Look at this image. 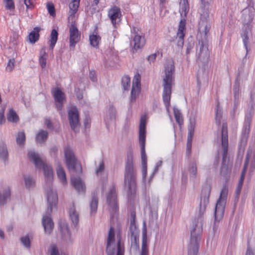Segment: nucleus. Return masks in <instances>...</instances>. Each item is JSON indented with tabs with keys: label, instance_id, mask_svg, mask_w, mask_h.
Returning a JSON list of instances; mask_svg holds the SVG:
<instances>
[{
	"label": "nucleus",
	"instance_id": "1",
	"mask_svg": "<svg viewBox=\"0 0 255 255\" xmlns=\"http://www.w3.org/2000/svg\"><path fill=\"white\" fill-rule=\"evenodd\" d=\"M164 71L165 76L163 79L162 98L164 105L168 110L170 105L171 88L174 85L175 67L173 60L169 59L166 61Z\"/></svg>",
	"mask_w": 255,
	"mask_h": 255
},
{
	"label": "nucleus",
	"instance_id": "2",
	"mask_svg": "<svg viewBox=\"0 0 255 255\" xmlns=\"http://www.w3.org/2000/svg\"><path fill=\"white\" fill-rule=\"evenodd\" d=\"M80 0H72L69 4L68 21H71V25L69 27V42L70 46L74 47L81 37V33L79 31L76 22L74 21L75 14L79 7Z\"/></svg>",
	"mask_w": 255,
	"mask_h": 255
},
{
	"label": "nucleus",
	"instance_id": "3",
	"mask_svg": "<svg viewBox=\"0 0 255 255\" xmlns=\"http://www.w3.org/2000/svg\"><path fill=\"white\" fill-rule=\"evenodd\" d=\"M48 207L46 214L42 218V225L45 233L50 234L52 232L54 223L51 218L53 209L56 208L58 203V196L56 192L49 188L46 191Z\"/></svg>",
	"mask_w": 255,
	"mask_h": 255
},
{
	"label": "nucleus",
	"instance_id": "4",
	"mask_svg": "<svg viewBox=\"0 0 255 255\" xmlns=\"http://www.w3.org/2000/svg\"><path fill=\"white\" fill-rule=\"evenodd\" d=\"M125 185L128 188V195L131 197L136 193V171L133 163V155L130 151L127 156V160L125 165Z\"/></svg>",
	"mask_w": 255,
	"mask_h": 255
},
{
	"label": "nucleus",
	"instance_id": "5",
	"mask_svg": "<svg viewBox=\"0 0 255 255\" xmlns=\"http://www.w3.org/2000/svg\"><path fill=\"white\" fill-rule=\"evenodd\" d=\"M28 157L30 161L33 162L36 168L43 169L46 181H52L53 172L51 167L42 161L39 155L34 151H29L28 153Z\"/></svg>",
	"mask_w": 255,
	"mask_h": 255
},
{
	"label": "nucleus",
	"instance_id": "6",
	"mask_svg": "<svg viewBox=\"0 0 255 255\" xmlns=\"http://www.w3.org/2000/svg\"><path fill=\"white\" fill-rule=\"evenodd\" d=\"M222 146L223 149V162L221 167L220 174L222 176H226V175L230 174L231 172V169H229L228 166L225 164L228 148V128L226 123H224L222 125Z\"/></svg>",
	"mask_w": 255,
	"mask_h": 255
},
{
	"label": "nucleus",
	"instance_id": "7",
	"mask_svg": "<svg viewBox=\"0 0 255 255\" xmlns=\"http://www.w3.org/2000/svg\"><path fill=\"white\" fill-rule=\"evenodd\" d=\"M228 193V187L226 185H224L222 188L219 199L215 207V218L216 220H218L223 216Z\"/></svg>",
	"mask_w": 255,
	"mask_h": 255
},
{
	"label": "nucleus",
	"instance_id": "8",
	"mask_svg": "<svg viewBox=\"0 0 255 255\" xmlns=\"http://www.w3.org/2000/svg\"><path fill=\"white\" fill-rule=\"evenodd\" d=\"M205 5H203L201 7L200 21L199 22V30H202L206 36L207 35L210 30L211 26L209 23L210 11L208 8H206Z\"/></svg>",
	"mask_w": 255,
	"mask_h": 255
},
{
	"label": "nucleus",
	"instance_id": "9",
	"mask_svg": "<svg viewBox=\"0 0 255 255\" xmlns=\"http://www.w3.org/2000/svg\"><path fill=\"white\" fill-rule=\"evenodd\" d=\"M196 229L194 228L191 231V239L190 244L188 247V255H197L199 249V242L200 241V229H199V233H195Z\"/></svg>",
	"mask_w": 255,
	"mask_h": 255
},
{
	"label": "nucleus",
	"instance_id": "10",
	"mask_svg": "<svg viewBox=\"0 0 255 255\" xmlns=\"http://www.w3.org/2000/svg\"><path fill=\"white\" fill-rule=\"evenodd\" d=\"M68 118L71 128L75 132L78 131L80 125L79 114L75 106L71 107L68 111Z\"/></svg>",
	"mask_w": 255,
	"mask_h": 255
},
{
	"label": "nucleus",
	"instance_id": "11",
	"mask_svg": "<svg viewBox=\"0 0 255 255\" xmlns=\"http://www.w3.org/2000/svg\"><path fill=\"white\" fill-rule=\"evenodd\" d=\"M196 51L198 54L197 60L204 64H207L209 60L210 52L202 41H199L196 46Z\"/></svg>",
	"mask_w": 255,
	"mask_h": 255
},
{
	"label": "nucleus",
	"instance_id": "12",
	"mask_svg": "<svg viewBox=\"0 0 255 255\" xmlns=\"http://www.w3.org/2000/svg\"><path fill=\"white\" fill-rule=\"evenodd\" d=\"M107 202L111 209V212L117 213L119 211L117 194L115 185H113L107 196Z\"/></svg>",
	"mask_w": 255,
	"mask_h": 255
},
{
	"label": "nucleus",
	"instance_id": "13",
	"mask_svg": "<svg viewBox=\"0 0 255 255\" xmlns=\"http://www.w3.org/2000/svg\"><path fill=\"white\" fill-rule=\"evenodd\" d=\"M253 16L252 15H249L247 20H246L244 22L243 25L245 28H243V32L241 33V36L243 39V43L248 51V45L249 44V38L248 36L249 32L251 31L252 25V23L253 21Z\"/></svg>",
	"mask_w": 255,
	"mask_h": 255
},
{
	"label": "nucleus",
	"instance_id": "14",
	"mask_svg": "<svg viewBox=\"0 0 255 255\" xmlns=\"http://www.w3.org/2000/svg\"><path fill=\"white\" fill-rule=\"evenodd\" d=\"M108 15L114 27L116 28L122 16L121 9L117 6H113L109 10Z\"/></svg>",
	"mask_w": 255,
	"mask_h": 255
},
{
	"label": "nucleus",
	"instance_id": "15",
	"mask_svg": "<svg viewBox=\"0 0 255 255\" xmlns=\"http://www.w3.org/2000/svg\"><path fill=\"white\" fill-rule=\"evenodd\" d=\"M52 94L54 99L57 109L59 111L61 110L63 105L65 101V94L59 88H56L52 90Z\"/></svg>",
	"mask_w": 255,
	"mask_h": 255
},
{
	"label": "nucleus",
	"instance_id": "16",
	"mask_svg": "<svg viewBox=\"0 0 255 255\" xmlns=\"http://www.w3.org/2000/svg\"><path fill=\"white\" fill-rule=\"evenodd\" d=\"M140 75L138 73L135 75L133 78L131 91V102H134L140 92Z\"/></svg>",
	"mask_w": 255,
	"mask_h": 255
},
{
	"label": "nucleus",
	"instance_id": "17",
	"mask_svg": "<svg viewBox=\"0 0 255 255\" xmlns=\"http://www.w3.org/2000/svg\"><path fill=\"white\" fill-rule=\"evenodd\" d=\"M66 163L69 170H75L77 164V160L73 151L69 147L64 149Z\"/></svg>",
	"mask_w": 255,
	"mask_h": 255
},
{
	"label": "nucleus",
	"instance_id": "18",
	"mask_svg": "<svg viewBox=\"0 0 255 255\" xmlns=\"http://www.w3.org/2000/svg\"><path fill=\"white\" fill-rule=\"evenodd\" d=\"M185 22L184 20H181L179 23L178 32L177 33V45L178 47L181 48L184 45V38L185 36Z\"/></svg>",
	"mask_w": 255,
	"mask_h": 255
},
{
	"label": "nucleus",
	"instance_id": "19",
	"mask_svg": "<svg viewBox=\"0 0 255 255\" xmlns=\"http://www.w3.org/2000/svg\"><path fill=\"white\" fill-rule=\"evenodd\" d=\"M249 159H250V156L248 154V155H247V157H246V161L244 163L243 169L242 171L241 177H240V180L239 181L238 186H237V189L236 190V193L238 196L240 195V194L241 192V190H242V186H243L244 181L245 179V175L246 174L247 168H248L249 162Z\"/></svg>",
	"mask_w": 255,
	"mask_h": 255
},
{
	"label": "nucleus",
	"instance_id": "20",
	"mask_svg": "<svg viewBox=\"0 0 255 255\" xmlns=\"http://www.w3.org/2000/svg\"><path fill=\"white\" fill-rule=\"evenodd\" d=\"M115 242V233L114 228L111 227L109 232L108 239H107V252L108 255H111L113 253V249L115 250V248H112V245Z\"/></svg>",
	"mask_w": 255,
	"mask_h": 255
},
{
	"label": "nucleus",
	"instance_id": "21",
	"mask_svg": "<svg viewBox=\"0 0 255 255\" xmlns=\"http://www.w3.org/2000/svg\"><path fill=\"white\" fill-rule=\"evenodd\" d=\"M146 117L142 116L140 119L139 127V142H145Z\"/></svg>",
	"mask_w": 255,
	"mask_h": 255
},
{
	"label": "nucleus",
	"instance_id": "22",
	"mask_svg": "<svg viewBox=\"0 0 255 255\" xmlns=\"http://www.w3.org/2000/svg\"><path fill=\"white\" fill-rule=\"evenodd\" d=\"M71 183L78 192L84 193L85 192V185L80 177L72 178Z\"/></svg>",
	"mask_w": 255,
	"mask_h": 255
},
{
	"label": "nucleus",
	"instance_id": "23",
	"mask_svg": "<svg viewBox=\"0 0 255 255\" xmlns=\"http://www.w3.org/2000/svg\"><path fill=\"white\" fill-rule=\"evenodd\" d=\"M101 40V38L98 34L97 29L96 28L93 32L89 35L90 45L94 47L98 48Z\"/></svg>",
	"mask_w": 255,
	"mask_h": 255
},
{
	"label": "nucleus",
	"instance_id": "24",
	"mask_svg": "<svg viewBox=\"0 0 255 255\" xmlns=\"http://www.w3.org/2000/svg\"><path fill=\"white\" fill-rule=\"evenodd\" d=\"M41 28L38 26L35 27L33 28L28 35L29 42L31 43H35L39 40L40 37L39 32Z\"/></svg>",
	"mask_w": 255,
	"mask_h": 255
},
{
	"label": "nucleus",
	"instance_id": "25",
	"mask_svg": "<svg viewBox=\"0 0 255 255\" xmlns=\"http://www.w3.org/2000/svg\"><path fill=\"white\" fill-rule=\"evenodd\" d=\"M59 226L62 236L65 238H70V234L67 223L61 220L59 222Z\"/></svg>",
	"mask_w": 255,
	"mask_h": 255
},
{
	"label": "nucleus",
	"instance_id": "26",
	"mask_svg": "<svg viewBox=\"0 0 255 255\" xmlns=\"http://www.w3.org/2000/svg\"><path fill=\"white\" fill-rule=\"evenodd\" d=\"M133 42L134 45L133 48L135 50L142 48L145 44V40L143 38L142 39L141 36L138 34L134 36Z\"/></svg>",
	"mask_w": 255,
	"mask_h": 255
},
{
	"label": "nucleus",
	"instance_id": "27",
	"mask_svg": "<svg viewBox=\"0 0 255 255\" xmlns=\"http://www.w3.org/2000/svg\"><path fill=\"white\" fill-rule=\"evenodd\" d=\"M69 214L72 222L75 225H77L79 222V214L76 210L75 206L72 204L69 208Z\"/></svg>",
	"mask_w": 255,
	"mask_h": 255
},
{
	"label": "nucleus",
	"instance_id": "28",
	"mask_svg": "<svg viewBox=\"0 0 255 255\" xmlns=\"http://www.w3.org/2000/svg\"><path fill=\"white\" fill-rule=\"evenodd\" d=\"M141 255H148L146 228L143 231Z\"/></svg>",
	"mask_w": 255,
	"mask_h": 255
},
{
	"label": "nucleus",
	"instance_id": "29",
	"mask_svg": "<svg viewBox=\"0 0 255 255\" xmlns=\"http://www.w3.org/2000/svg\"><path fill=\"white\" fill-rule=\"evenodd\" d=\"M58 33L55 29L52 30L50 34V38L49 41V47L51 50H53L58 39Z\"/></svg>",
	"mask_w": 255,
	"mask_h": 255
},
{
	"label": "nucleus",
	"instance_id": "30",
	"mask_svg": "<svg viewBox=\"0 0 255 255\" xmlns=\"http://www.w3.org/2000/svg\"><path fill=\"white\" fill-rule=\"evenodd\" d=\"M47 57L48 54L46 52L45 48H42L40 52L39 58V62L42 69H44L46 67Z\"/></svg>",
	"mask_w": 255,
	"mask_h": 255
},
{
	"label": "nucleus",
	"instance_id": "31",
	"mask_svg": "<svg viewBox=\"0 0 255 255\" xmlns=\"http://www.w3.org/2000/svg\"><path fill=\"white\" fill-rule=\"evenodd\" d=\"M140 146L142 166L147 165V156L145 153V142H139Z\"/></svg>",
	"mask_w": 255,
	"mask_h": 255
},
{
	"label": "nucleus",
	"instance_id": "32",
	"mask_svg": "<svg viewBox=\"0 0 255 255\" xmlns=\"http://www.w3.org/2000/svg\"><path fill=\"white\" fill-rule=\"evenodd\" d=\"M48 137V132L40 130L36 136V140L38 142L42 143L45 141Z\"/></svg>",
	"mask_w": 255,
	"mask_h": 255
},
{
	"label": "nucleus",
	"instance_id": "33",
	"mask_svg": "<svg viewBox=\"0 0 255 255\" xmlns=\"http://www.w3.org/2000/svg\"><path fill=\"white\" fill-rule=\"evenodd\" d=\"M117 255H124V246L121 243V236L120 234L117 235Z\"/></svg>",
	"mask_w": 255,
	"mask_h": 255
},
{
	"label": "nucleus",
	"instance_id": "34",
	"mask_svg": "<svg viewBox=\"0 0 255 255\" xmlns=\"http://www.w3.org/2000/svg\"><path fill=\"white\" fill-rule=\"evenodd\" d=\"M7 119L9 122L17 123L19 118L16 112L13 109H10L7 115Z\"/></svg>",
	"mask_w": 255,
	"mask_h": 255
},
{
	"label": "nucleus",
	"instance_id": "35",
	"mask_svg": "<svg viewBox=\"0 0 255 255\" xmlns=\"http://www.w3.org/2000/svg\"><path fill=\"white\" fill-rule=\"evenodd\" d=\"M57 174L58 178L63 184L67 183L66 174L64 170L61 167H59L57 170Z\"/></svg>",
	"mask_w": 255,
	"mask_h": 255
},
{
	"label": "nucleus",
	"instance_id": "36",
	"mask_svg": "<svg viewBox=\"0 0 255 255\" xmlns=\"http://www.w3.org/2000/svg\"><path fill=\"white\" fill-rule=\"evenodd\" d=\"M173 112L176 123L181 126L183 124V119L181 113L178 109L176 108H174Z\"/></svg>",
	"mask_w": 255,
	"mask_h": 255
},
{
	"label": "nucleus",
	"instance_id": "37",
	"mask_svg": "<svg viewBox=\"0 0 255 255\" xmlns=\"http://www.w3.org/2000/svg\"><path fill=\"white\" fill-rule=\"evenodd\" d=\"M122 83L125 90H128L130 87V78L128 76L125 75L122 77Z\"/></svg>",
	"mask_w": 255,
	"mask_h": 255
},
{
	"label": "nucleus",
	"instance_id": "38",
	"mask_svg": "<svg viewBox=\"0 0 255 255\" xmlns=\"http://www.w3.org/2000/svg\"><path fill=\"white\" fill-rule=\"evenodd\" d=\"M8 156V152L6 145L2 143L0 144V157L4 160H6Z\"/></svg>",
	"mask_w": 255,
	"mask_h": 255
},
{
	"label": "nucleus",
	"instance_id": "39",
	"mask_svg": "<svg viewBox=\"0 0 255 255\" xmlns=\"http://www.w3.org/2000/svg\"><path fill=\"white\" fill-rule=\"evenodd\" d=\"M10 192L9 188L6 190L2 196L0 193V205H4L6 203V200L10 197Z\"/></svg>",
	"mask_w": 255,
	"mask_h": 255
},
{
	"label": "nucleus",
	"instance_id": "40",
	"mask_svg": "<svg viewBox=\"0 0 255 255\" xmlns=\"http://www.w3.org/2000/svg\"><path fill=\"white\" fill-rule=\"evenodd\" d=\"M98 200L97 198L94 197L91 201V204H90V208H91V214H95L97 210L98 207Z\"/></svg>",
	"mask_w": 255,
	"mask_h": 255
},
{
	"label": "nucleus",
	"instance_id": "41",
	"mask_svg": "<svg viewBox=\"0 0 255 255\" xmlns=\"http://www.w3.org/2000/svg\"><path fill=\"white\" fill-rule=\"evenodd\" d=\"M222 112L220 109L219 103H218L216 108V121L218 125L221 124V119L222 118Z\"/></svg>",
	"mask_w": 255,
	"mask_h": 255
},
{
	"label": "nucleus",
	"instance_id": "42",
	"mask_svg": "<svg viewBox=\"0 0 255 255\" xmlns=\"http://www.w3.org/2000/svg\"><path fill=\"white\" fill-rule=\"evenodd\" d=\"M25 140V135L24 132H19L16 137V142L18 144H24Z\"/></svg>",
	"mask_w": 255,
	"mask_h": 255
},
{
	"label": "nucleus",
	"instance_id": "43",
	"mask_svg": "<svg viewBox=\"0 0 255 255\" xmlns=\"http://www.w3.org/2000/svg\"><path fill=\"white\" fill-rule=\"evenodd\" d=\"M46 6L50 14L53 16H55L56 13L54 4L51 2H49L47 3Z\"/></svg>",
	"mask_w": 255,
	"mask_h": 255
},
{
	"label": "nucleus",
	"instance_id": "44",
	"mask_svg": "<svg viewBox=\"0 0 255 255\" xmlns=\"http://www.w3.org/2000/svg\"><path fill=\"white\" fill-rule=\"evenodd\" d=\"M25 183L26 187L29 188L34 186L35 181L33 179L28 177L25 178Z\"/></svg>",
	"mask_w": 255,
	"mask_h": 255
},
{
	"label": "nucleus",
	"instance_id": "45",
	"mask_svg": "<svg viewBox=\"0 0 255 255\" xmlns=\"http://www.w3.org/2000/svg\"><path fill=\"white\" fill-rule=\"evenodd\" d=\"M20 240L22 244L26 248H29L30 247V242L27 236L21 238Z\"/></svg>",
	"mask_w": 255,
	"mask_h": 255
},
{
	"label": "nucleus",
	"instance_id": "46",
	"mask_svg": "<svg viewBox=\"0 0 255 255\" xmlns=\"http://www.w3.org/2000/svg\"><path fill=\"white\" fill-rule=\"evenodd\" d=\"M15 60L14 58L10 59L7 63V69L11 71L14 67Z\"/></svg>",
	"mask_w": 255,
	"mask_h": 255
},
{
	"label": "nucleus",
	"instance_id": "47",
	"mask_svg": "<svg viewBox=\"0 0 255 255\" xmlns=\"http://www.w3.org/2000/svg\"><path fill=\"white\" fill-rule=\"evenodd\" d=\"M105 165L103 161H102L100 164L99 167L96 170V174L97 175H99L101 174L104 170Z\"/></svg>",
	"mask_w": 255,
	"mask_h": 255
},
{
	"label": "nucleus",
	"instance_id": "48",
	"mask_svg": "<svg viewBox=\"0 0 255 255\" xmlns=\"http://www.w3.org/2000/svg\"><path fill=\"white\" fill-rule=\"evenodd\" d=\"M35 0H24V3L27 8L32 9L34 7Z\"/></svg>",
	"mask_w": 255,
	"mask_h": 255
},
{
	"label": "nucleus",
	"instance_id": "49",
	"mask_svg": "<svg viewBox=\"0 0 255 255\" xmlns=\"http://www.w3.org/2000/svg\"><path fill=\"white\" fill-rule=\"evenodd\" d=\"M5 7L7 9H11L14 8V2L12 0H5Z\"/></svg>",
	"mask_w": 255,
	"mask_h": 255
},
{
	"label": "nucleus",
	"instance_id": "50",
	"mask_svg": "<svg viewBox=\"0 0 255 255\" xmlns=\"http://www.w3.org/2000/svg\"><path fill=\"white\" fill-rule=\"evenodd\" d=\"M191 175L195 176L197 174V166L195 163H193L189 169Z\"/></svg>",
	"mask_w": 255,
	"mask_h": 255
},
{
	"label": "nucleus",
	"instance_id": "51",
	"mask_svg": "<svg viewBox=\"0 0 255 255\" xmlns=\"http://www.w3.org/2000/svg\"><path fill=\"white\" fill-rule=\"evenodd\" d=\"M194 133V127L191 126L188 129L187 140H192V138Z\"/></svg>",
	"mask_w": 255,
	"mask_h": 255
},
{
	"label": "nucleus",
	"instance_id": "52",
	"mask_svg": "<svg viewBox=\"0 0 255 255\" xmlns=\"http://www.w3.org/2000/svg\"><path fill=\"white\" fill-rule=\"evenodd\" d=\"M192 140H187L186 144V153L188 156L190 155L191 153Z\"/></svg>",
	"mask_w": 255,
	"mask_h": 255
},
{
	"label": "nucleus",
	"instance_id": "53",
	"mask_svg": "<svg viewBox=\"0 0 255 255\" xmlns=\"http://www.w3.org/2000/svg\"><path fill=\"white\" fill-rule=\"evenodd\" d=\"M49 251L50 255H59L58 249L55 245H52L50 247V250Z\"/></svg>",
	"mask_w": 255,
	"mask_h": 255
},
{
	"label": "nucleus",
	"instance_id": "54",
	"mask_svg": "<svg viewBox=\"0 0 255 255\" xmlns=\"http://www.w3.org/2000/svg\"><path fill=\"white\" fill-rule=\"evenodd\" d=\"M159 51H157L154 54H150L147 57V60L150 62H154L156 59L157 54H159Z\"/></svg>",
	"mask_w": 255,
	"mask_h": 255
},
{
	"label": "nucleus",
	"instance_id": "55",
	"mask_svg": "<svg viewBox=\"0 0 255 255\" xmlns=\"http://www.w3.org/2000/svg\"><path fill=\"white\" fill-rule=\"evenodd\" d=\"M183 7L182 8L183 11L186 12L189 10V3L188 0H181Z\"/></svg>",
	"mask_w": 255,
	"mask_h": 255
},
{
	"label": "nucleus",
	"instance_id": "56",
	"mask_svg": "<svg viewBox=\"0 0 255 255\" xmlns=\"http://www.w3.org/2000/svg\"><path fill=\"white\" fill-rule=\"evenodd\" d=\"M4 110L2 109L0 111V125L4 123L5 120L4 115Z\"/></svg>",
	"mask_w": 255,
	"mask_h": 255
},
{
	"label": "nucleus",
	"instance_id": "57",
	"mask_svg": "<svg viewBox=\"0 0 255 255\" xmlns=\"http://www.w3.org/2000/svg\"><path fill=\"white\" fill-rule=\"evenodd\" d=\"M89 77L90 79L92 81H95L96 80V72L95 71H91L89 73Z\"/></svg>",
	"mask_w": 255,
	"mask_h": 255
},
{
	"label": "nucleus",
	"instance_id": "58",
	"mask_svg": "<svg viewBox=\"0 0 255 255\" xmlns=\"http://www.w3.org/2000/svg\"><path fill=\"white\" fill-rule=\"evenodd\" d=\"M142 175L143 179H145L147 175V165L142 166Z\"/></svg>",
	"mask_w": 255,
	"mask_h": 255
},
{
	"label": "nucleus",
	"instance_id": "59",
	"mask_svg": "<svg viewBox=\"0 0 255 255\" xmlns=\"http://www.w3.org/2000/svg\"><path fill=\"white\" fill-rule=\"evenodd\" d=\"M44 124L48 128H51L52 127L51 121L48 119H45L44 120Z\"/></svg>",
	"mask_w": 255,
	"mask_h": 255
},
{
	"label": "nucleus",
	"instance_id": "60",
	"mask_svg": "<svg viewBox=\"0 0 255 255\" xmlns=\"http://www.w3.org/2000/svg\"><path fill=\"white\" fill-rule=\"evenodd\" d=\"M84 125L85 128H89L90 125V119L89 118H86L84 121Z\"/></svg>",
	"mask_w": 255,
	"mask_h": 255
},
{
	"label": "nucleus",
	"instance_id": "61",
	"mask_svg": "<svg viewBox=\"0 0 255 255\" xmlns=\"http://www.w3.org/2000/svg\"><path fill=\"white\" fill-rule=\"evenodd\" d=\"M130 216H131V223H133L134 222V220H135V212L133 211L130 214Z\"/></svg>",
	"mask_w": 255,
	"mask_h": 255
},
{
	"label": "nucleus",
	"instance_id": "62",
	"mask_svg": "<svg viewBox=\"0 0 255 255\" xmlns=\"http://www.w3.org/2000/svg\"><path fill=\"white\" fill-rule=\"evenodd\" d=\"M246 255H254L253 253L249 248L247 249Z\"/></svg>",
	"mask_w": 255,
	"mask_h": 255
},
{
	"label": "nucleus",
	"instance_id": "63",
	"mask_svg": "<svg viewBox=\"0 0 255 255\" xmlns=\"http://www.w3.org/2000/svg\"><path fill=\"white\" fill-rule=\"evenodd\" d=\"M0 237L1 239H4V233L1 230H0Z\"/></svg>",
	"mask_w": 255,
	"mask_h": 255
},
{
	"label": "nucleus",
	"instance_id": "64",
	"mask_svg": "<svg viewBox=\"0 0 255 255\" xmlns=\"http://www.w3.org/2000/svg\"><path fill=\"white\" fill-rule=\"evenodd\" d=\"M160 4L164 5L167 1V0H159Z\"/></svg>",
	"mask_w": 255,
	"mask_h": 255
}]
</instances>
